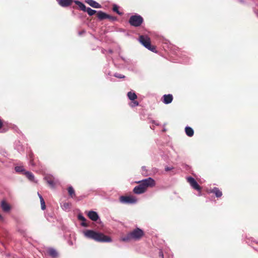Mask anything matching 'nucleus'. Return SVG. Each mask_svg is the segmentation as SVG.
I'll return each instance as SVG.
<instances>
[{"mask_svg": "<svg viewBox=\"0 0 258 258\" xmlns=\"http://www.w3.org/2000/svg\"><path fill=\"white\" fill-rule=\"evenodd\" d=\"M84 236L89 239L94 240L99 242H110L111 238L105 235L101 232H97L93 230H87L83 232Z\"/></svg>", "mask_w": 258, "mask_h": 258, "instance_id": "obj_1", "label": "nucleus"}, {"mask_svg": "<svg viewBox=\"0 0 258 258\" xmlns=\"http://www.w3.org/2000/svg\"><path fill=\"white\" fill-rule=\"evenodd\" d=\"M144 235V231L139 228H136L126 235L121 238V240L127 242L131 240H139Z\"/></svg>", "mask_w": 258, "mask_h": 258, "instance_id": "obj_2", "label": "nucleus"}, {"mask_svg": "<svg viewBox=\"0 0 258 258\" xmlns=\"http://www.w3.org/2000/svg\"><path fill=\"white\" fill-rule=\"evenodd\" d=\"M139 42L147 49L152 51L156 52V48L151 44L150 38L147 35H140L139 38Z\"/></svg>", "mask_w": 258, "mask_h": 258, "instance_id": "obj_3", "label": "nucleus"}, {"mask_svg": "<svg viewBox=\"0 0 258 258\" xmlns=\"http://www.w3.org/2000/svg\"><path fill=\"white\" fill-rule=\"evenodd\" d=\"M143 21V18L141 16L136 14L130 17L128 22L131 26L138 27L142 25Z\"/></svg>", "mask_w": 258, "mask_h": 258, "instance_id": "obj_4", "label": "nucleus"}, {"mask_svg": "<svg viewBox=\"0 0 258 258\" xmlns=\"http://www.w3.org/2000/svg\"><path fill=\"white\" fill-rule=\"evenodd\" d=\"M136 182L141 183L146 190L148 187H152L156 184L155 181L152 177H148L142 180L137 181Z\"/></svg>", "mask_w": 258, "mask_h": 258, "instance_id": "obj_5", "label": "nucleus"}, {"mask_svg": "<svg viewBox=\"0 0 258 258\" xmlns=\"http://www.w3.org/2000/svg\"><path fill=\"white\" fill-rule=\"evenodd\" d=\"M187 180L192 188L199 191L198 196H201L202 188L199 185L197 181L195 180V179L191 176H189L187 177Z\"/></svg>", "mask_w": 258, "mask_h": 258, "instance_id": "obj_6", "label": "nucleus"}, {"mask_svg": "<svg viewBox=\"0 0 258 258\" xmlns=\"http://www.w3.org/2000/svg\"><path fill=\"white\" fill-rule=\"evenodd\" d=\"M119 202L122 204H135L137 202V199L133 196H121Z\"/></svg>", "mask_w": 258, "mask_h": 258, "instance_id": "obj_7", "label": "nucleus"}, {"mask_svg": "<svg viewBox=\"0 0 258 258\" xmlns=\"http://www.w3.org/2000/svg\"><path fill=\"white\" fill-rule=\"evenodd\" d=\"M44 179L51 188L55 187V182L57 181L56 179H55L54 177L52 175L46 176L44 177Z\"/></svg>", "mask_w": 258, "mask_h": 258, "instance_id": "obj_8", "label": "nucleus"}, {"mask_svg": "<svg viewBox=\"0 0 258 258\" xmlns=\"http://www.w3.org/2000/svg\"><path fill=\"white\" fill-rule=\"evenodd\" d=\"M59 6L63 8H66L71 6L73 2V0H56Z\"/></svg>", "mask_w": 258, "mask_h": 258, "instance_id": "obj_9", "label": "nucleus"}, {"mask_svg": "<svg viewBox=\"0 0 258 258\" xmlns=\"http://www.w3.org/2000/svg\"><path fill=\"white\" fill-rule=\"evenodd\" d=\"M146 191V189L141 183H139L138 185L135 186L133 189L134 192L138 195L143 194Z\"/></svg>", "mask_w": 258, "mask_h": 258, "instance_id": "obj_10", "label": "nucleus"}, {"mask_svg": "<svg viewBox=\"0 0 258 258\" xmlns=\"http://www.w3.org/2000/svg\"><path fill=\"white\" fill-rule=\"evenodd\" d=\"M88 217L93 221H96L99 218V215L96 212L90 211L88 213Z\"/></svg>", "mask_w": 258, "mask_h": 258, "instance_id": "obj_11", "label": "nucleus"}, {"mask_svg": "<svg viewBox=\"0 0 258 258\" xmlns=\"http://www.w3.org/2000/svg\"><path fill=\"white\" fill-rule=\"evenodd\" d=\"M173 100V96L171 94H165L163 96V102L165 104H168Z\"/></svg>", "mask_w": 258, "mask_h": 258, "instance_id": "obj_12", "label": "nucleus"}, {"mask_svg": "<svg viewBox=\"0 0 258 258\" xmlns=\"http://www.w3.org/2000/svg\"><path fill=\"white\" fill-rule=\"evenodd\" d=\"M85 2L94 8L99 9L102 7L101 5L94 0H86Z\"/></svg>", "mask_w": 258, "mask_h": 258, "instance_id": "obj_13", "label": "nucleus"}, {"mask_svg": "<svg viewBox=\"0 0 258 258\" xmlns=\"http://www.w3.org/2000/svg\"><path fill=\"white\" fill-rule=\"evenodd\" d=\"M23 174L25 175L30 181L37 182V181L35 180L34 175L32 172L28 171H26L23 173Z\"/></svg>", "mask_w": 258, "mask_h": 258, "instance_id": "obj_14", "label": "nucleus"}, {"mask_svg": "<svg viewBox=\"0 0 258 258\" xmlns=\"http://www.w3.org/2000/svg\"><path fill=\"white\" fill-rule=\"evenodd\" d=\"M210 192L215 194L217 198H220L222 196V191L216 187H214L213 188L211 189Z\"/></svg>", "mask_w": 258, "mask_h": 258, "instance_id": "obj_15", "label": "nucleus"}, {"mask_svg": "<svg viewBox=\"0 0 258 258\" xmlns=\"http://www.w3.org/2000/svg\"><path fill=\"white\" fill-rule=\"evenodd\" d=\"M1 207L3 210L5 212H8L11 209L10 205L5 201L1 202Z\"/></svg>", "mask_w": 258, "mask_h": 258, "instance_id": "obj_16", "label": "nucleus"}, {"mask_svg": "<svg viewBox=\"0 0 258 258\" xmlns=\"http://www.w3.org/2000/svg\"><path fill=\"white\" fill-rule=\"evenodd\" d=\"M185 132L186 135L189 137H192L194 134V130L188 126L185 127Z\"/></svg>", "mask_w": 258, "mask_h": 258, "instance_id": "obj_17", "label": "nucleus"}, {"mask_svg": "<svg viewBox=\"0 0 258 258\" xmlns=\"http://www.w3.org/2000/svg\"><path fill=\"white\" fill-rule=\"evenodd\" d=\"M107 14L101 11H99L97 12V17L100 20L107 19Z\"/></svg>", "mask_w": 258, "mask_h": 258, "instance_id": "obj_18", "label": "nucleus"}, {"mask_svg": "<svg viewBox=\"0 0 258 258\" xmlns=\"http://www.w3.org/2000/svg\"><path fill=\"white\" fill-rule=\"evenodd\" d=\"M127 96L128 98L131 101H134L137 98V96L134 91L128 92L127 94Z\"/></svg>", "mask_w": 258, "mask_h": 258, "instance_id": "obj_19", "label": "nucleus"}, {"mask_svg": "<svg viewBox=\"0 0 258 258\" xmlns=\"http://www.w3.org/2000/svg\"><path fill=\"white\" fill-rule=\"evenodd\" d=\"M74 2L79 6L80 9L86 12V10L87 8H86V6L82 2L79 1H74Z\"/></svg>", "mask_w": 258, "mask_h": 258, "instance_id": "obj_20", "label": "nucleus"}, {"mask_svg": "<svg viewBox=\"0 0 258 258\" xmlns=\"http://www.w3.org/2000/svg\"><path fill=\"white\" fill-rule=\"evenodd\" d=\"M78 218L79 220H81L82 221L81 225L83 227H87V224H86V218L83 216L82 214H79L78 215Z\"/></svg>", "mask_w": 258, "mask_h": 258, "instance_id": "obj_21", "label": "nucleus"}, {"mask_svg": "<svg viewBox=\"0 0 258 258\" xmlns=\"http://www.w3.org/2000/svg\"><path fill=\"white\" fill-rule=\"evenodd\" d=\"M48 254L51 256L52 257H56L57 255V252L56 250L54 248H49L48 250Z\"/></svg>", "mask_w": 258, "mask_h": 258, "instance_id": "obj_22", "label": "nucleus"}, {"mask_svg": "<svg viewBox=\"0 0 258 258\" xmlns=\"http://www.w3.org/2000/svg\"><path fill=\"white\" fill-rule=\"evenodd\" d=\"M61 208L65 211H69L71 208V204L69 203H64L61 205Z\"/></svg>", "mask_w": 258, "mask_h": 258, "instance_id": "obj_23", "label": "nucleus"}, {"mask_svg": "<svg viewBox=\"0 0 258 258\" xmlns=\"http://www.w3.org/2000/svg\"><path fill=\"white\" fill-rule=\"evenodd\" d=\"M69 195L72 198H74L76 196L75 190L72 186H70L68 188Z\"/></svg>", "mask_w": 258, "mask_h": 258, "instance_id": "obj_24", "label": "nucleus"}, {"mask_svg": "<svg viewBox=\"0 0 258 258\" xmlns=\"http://www.w3.org/2000/svg\"><path fill=\"white\" fill-rule=\"evenodd\" d=\"M15 170L16 172H21L22 174H23V173L25 172V171H26L24 169V167L23 166H16L15 167Z\"/></svg>", "mask_w": 258, "mask_h": 258, "instance_id": "obj_25", "label": "nucleus"}, {"mask_svg": "<svg viewBox=\"0 0 258 258\" xmlns=\"http://www.w3.org/2000/svg\"><path fill=\"white\" fill-rule=\"evenodd\" d=\"M118 8H119V7H118V6L117 5H116V4H114V5H113L112 10H113L114 12L116 13L118 15H120V16H121V15H122L123 14V13H121V12H120L118 10Z\"/></svg>", "mask_w": 258, "mask_h": 258, "instance_id": "obj_26", "label": "nucleus"}, {"mask_svg": "<svg viewBox=\"0 0 258 258\" xmlns=\"http://www.w3.org/2000/svg\"><path fill=\"white\" fill-rule=\"evenodd\" d=\"M85 12H87L89 16H91L94 15L97 12V11L95 10L92 9L90 8H87Z\"/></svg>", "mask_w": 258, "mask_h": 258, "instance_id": "obj_27", "label": "nucleus"}, {"mask_svg": "<svg viewBox=\"0 0 258 258\" xmlns=\"http://www.w3.org/2000/svg\"><path fill=\"white\" fill-rule=\"evenodd\" d=\"M105 74L106 75V78L107 79H109L110 81H112V78H111V76H113V74H112L111 72L109 71H105Z\"/></svg>", "mask_w": 258, "mask_h": 258, "instance_id": "obj_28", "label": "nucleus"}, {"mask_svg": "<svg viewBox=\"0 0 258 258\" xmlns=\"http://www.w3.org/2000/svg\"><path fill=\"white\" fill-rule=\"evenodd\" d=\"M139 104L138 101L134 100V101H132V102L130 104V105L132 107H135L137 106H138Z\"/></svg>", "mask_w": 258, "mask_h": 258, "instance_id": "obj_29", "label": "nucleus"}, {"mask_svg": "<svg viewBox=\"0 0 258 258\" xmlns=\"http://www.w3.org/2000/svg\"><path fill=\"white\" fill-rule=\"evenodd\" d=\"M113 76L116 78H119V79H123L125 78V76L123 75L118 74V73H114L113 74Z\"/></svg>", "mask_w": 258, "mask_h": 258, "instance_id": "obj_30", "label": "nucleus"}, {"mask_svg": "<svg viewBox=\"0 0 258 258\" xmlns=\"http://www.w3.org/2000/svg\"><path fill=\"white\" fill-rule=\"evenodd\" d=\"M29 156H30V160L29 162V164L32 166H35V164H34V162L33 159L32 154H30Z\"/></svg>", "mask_w": 258, "mask_h": 258, "instance_id": "obj_31", "label": "nucleus"}, {"mask_svg": "<svg viewBox=\"0 0 258 258\" xmlns=\"http://www.w3.org/2000/svg\"><path fill=\"white\" fill-rule=\"evenodd\" d=\"M107 19H108L112 21H116L117 18L114 16H110L107 14Z\"/></svg>", "mask_w": 258, "mask_h": 258, "instance_id": "obj_32", "label": "nucleus"}, {"mask_svg": "<svg viewBox=\"0 0 258 258\" xmlns=\"http://www.w3.org/2000/svg\"><path fill=\"white\" fill-rule=\"evenodd\" d=\"M40 204H41V208L42 210H44L46 208L44 200H41L40 201Z\"/></svg>", "mask_w": 258, "mask_h": 258, "instance_id": "obj_33", "label": "nucleus"}, {"mask_svg": "<svg viewBox=\"0 0 258 258\" xmlns=\"http://www.w3.org/2000/svg\"><path fill=\"white\" fill-rule=\"evenodd\" d=\"M15 148L19 152H21L23 150V147L21 145L16 146Z\"/></svg>", "mask_w": 258, "mask_h": 258, "instance_id": "obj_34", "label": "nucleus"}, {"mask_svg": "<svg viewBox=\"0 0 258 258\" xmlns=\"http://www.w3.org/2000/svg\"><path fill=\"white\" fill-rule=\"evenodd\" d=\"M174 169L173 166H166L165 168V170L166 171H169Z\"/></svg>", "mask_w": 258, "mask_h": 258, "instance_id": "obj_35", "label": "nucleus"}, {"mask_svg": "<svg viewBox=\"0 0 258 258\" xmlns=\"http://www.w3.org/2000/svg\"><path fill=\"white\" fill-rule=\"evenodd\" d=\"M150 122L152 123H153V124H155L156 125H157V126L160 125L159 123L157 122L155 120L151 119V121H150Z\"/></svg>", "mask_w": 258, "mask_h": 258, "instance_id": "obj_36", "label": "nucleus"}, {"mask_svg": "<svg viewBox=\"0 0 258 258\" xmlns=\"http://www.w3.org/2000/svg\"><path fill=\"white\" fill-rule=\"evenodd\" d=\"M159 256L161 258H164L163 252V251L161 249H160L159 251Z\"/></svg>", "mask_w": 258, "mask_h": 258, "instance_id": "obj_37", "label": "nucleus"}, {"mask_svg": "<svg viewBox=\"0 0 258 258\" xmlns=\"http://www.w3.org/2000/svg\"><path fill=\"white\" fill-rule=\"evenodd\" d=\"M39 199H40V201H41V200H44V199H43V198L42 196H40Z\"/></svg>", "mask_w": 258, "mask_h": 258, "instance_id": "obj_38", "label": "nucleus"}, {"mask_svg": "<svg viewBox=\"0 0 258 258\" xmlns=\"http://www.w3.org/2000/svg\"><path fill=\"white\" fill-rule=\"evenodd\" d=\"M238 1L241 3H244V1L243 0H238Z\"/></svg>", "mask_w": 258, "mask_h": 258, "instance_id": "obj_39", "label": "nucleus"}, {"mask_svg": "<svg viewBox=\"0 0 258 258\" xmlns=\"http://www.w3.org/2000/svg\"><path fill=\"white\" fill-rule=\"evenodd\" d=\"M108 52L109 53H112L113 52V51L111 49H109L108 50Z\"/></svg>", "mask_w": 258, "mask_h": 258, "instance_id": "obj_40", "label": "nucleus"}, {"mask_svg": "<svg viewBox=\"0 0 258 258\" xmlns=\"http://www.w3.org/2000/svg\"><path fill=\"white\" fill-rule=\"evenodd\" d=\"M3 125V123L2 122V121L0 120V128L2 127Z\"/></svg>", "mask_w": 258, "mask_h": 258, "instance_id": "obj_41", "label": "nucleus"}, {"mask_svg": "<svg viewBox=\"0 0 258 258\" xmlns=\"http://www.w3.org/2000/svg\"><path fill=\"white\" fill-rule=\"evenodd\" d=\"M150 128H151L152 130H154L155 129L154 126H153V125H152V126H150Z\"/></svg>", "mask_w": 258, "mask_h": 258, "instance_id": "obj_42", "label": "nucleus"}, {"mask_svg": "<svg viewBox=\"0 0 258 258\" xmlns=\"http://www.w3.org/2000/svg\"><path fill=\"white\" fill-rule=\"evenodd\" d=\"M255 13L256 16L258 17V12L255 11Z\"/></svg>", "mask_w": 258, "mask_h": 258, "instance_id": "obj_43", "label": "nucleus"}, {"mask_svg": "<svg viewBox=\"0 0 258 258\" xmlns=\"http://www.w3.org/2000/svg\"><path fill=\"white\" fill-rule=\"evenodd\" d=\"M166 131V128H164L163 130H162V132H165Z\"/></svg>", "mask_w": 258, "mask_h": 258, "instance_id": "obj_44", "label": "nucleus"}, {"mask_svg": "<svg viewBox=\"0 0 258 258\" xmlns=\"http://www.w3.org/2000/svg\"><path fill=\"white\" fill-rule=\"evenodd\" d=\"M83 32H79V35H81L83 33Z\"/></svg>", "mask_w": 258, "mask_h": 258, "instance_id": "obj_45", "label": "nucleus"}, {"mask_svg": "<svg viewBox=\"0 0 258 258\" xmlns=\"http://www.w3.org/2000/svg\"><path fill=\"white\" fill-rule=\"evenodd\" d=\"M37 194H38L39 198H40V196H41V195L39 192H38Z\"/></svg>", "mask_w": 258, "mask_h": 258, "instance_id": "obj_46", "label": "nucleus"}, {"mask_svg": "<svg viewBox=\"0 0 258 258\" xmlns=\"http://www.w3.org/2000/svg\"><path fill=\"white\" fill-rule=\"evenodd\" d=\"M186 62H187L186 60H183L182 61V62H183V63H186Z\"/></svg>", "mask_w": 258, "mask_h": 258, "instance_id": "obj_47", "label": "nucleus"}, {"mask_svg": "<svg viewBox=\"0 0 258 258\" xmlns=\"http://www.w3.org/2000/svg\"><path fill=\"white\" fill-rule=\"evenodd\" d=\"M121 58H122V60H123L124 61H125V59H124V58L123 57H121Z\"/></svg>", "mask_w": 258, "mask_h": 258, "instance_id": "obj_48", "label": "nucleus"}]
</instances>
